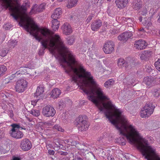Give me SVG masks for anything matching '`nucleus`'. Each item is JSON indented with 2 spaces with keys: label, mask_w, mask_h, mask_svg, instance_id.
Returning <instances> with one entry per match:
<instances>
[{
  "label": "nucleus",
  "mask_w": 160,
  "mask_h": 160,
  "mask_svg": "<svg viewBox=\"0 0 160 160\" xmlns=\"http://www.w3.org/2000/svg\"><path fill=\"white\" fill-rule=\"evenodd\" d=\"M61 10V8H60L55 9L53 13L51 16V18L57 19L60 18L62 13Z\"/></svg>",
  "instance_id": "nucleus-22"
},
{
  "label": "nucleus",
  "mask_w": 160,
  "mask_h": 160,
  "mask_svg": "<svg viewBox=\"0 0 160 160\" xmlns=\"http://www.w3.org/2000/svg\"><path fill=\"white\" fill-rule=\"evenodd\" d=\"M29 22L31 23V24L29 23H28L27 24H23V23H21V22H19V25L22 27H23V28H24V29L26 30L25 28L24 27V26L26 25H32L33 26V27H34L35 25H36L35 23V24L34 25H33L32 23L31 22Z\"/></svg>",
  "instance_id": "nucleus-46"
},
{
  "label": "nucleus",
  "mask_w": 160,
  "mask_h": 160,
  "mask_svg": "<svg viewBox=\"0 0 160 160\" xmlns=\"http://www.w3.org/2000/svg\"><path fill=\"white\" fill-rule=\"evenodd\" d=\"M21 9L23 11V13L27 20L28 22H31L33 25L35 24V22L33 21V20L30 17H29L28 14L26 12L27 11L26 8L23 6L21 7Z\"/></svg>",
  "instance_id": "nucleus-23"
},
{
  "label": "nucleus",
  "mask_w": 160,
  "mask_h": 160,
  "mask_svg": "<svg viewBox=\"0 0 160 160\" xmlns=\"http://www.w3.org/2000/svg\"><path fill=\"white\" fill-rule=\"evenodd\" d=\"M24 27L26 29V30L28 32H29L31 35H32L34 37V38L39 42H40L41 40L42 41L44 39L41 38H40L38 36V32L39 31L41 32V30L42 29H40L38 26L35 25L34 27L32 25H26L24 26ZM41 33V32H40ZM46 39V38L44 37Z\"/></svg>",
  "instance_id": "nucleus-5"
},
{
  "label": "nucleus",
  "mask_w": 160,
  "mask_h": 160,
  "mask_svg": "<svg viewBox=\"0 0 160 160\" xmlns=\"http://www.w3.org/2000/svg\"><path fill=\"white\" fill-rule=\"evenodd\" d=\"M144 82L148 86H150L154 82L153 79L148 77H145L143 80Z\"/></svg>",
  "instance_id": "nucleus-31"
},
{
  "label": "nucleus",
  "mask_w": 160,
  "mask_h": 160,
  "mask_svg": "<svg viewBox=\"0 0 160 160\" xmlns=\"http://www.w3.org/2000/svg\"><path fill=\"white\" fill-rule=\"evenodd\" d=\"M38 5L35 4L32 8V9L29 13V15H31L33 13H36L43 11L44 10L45 4L42 3L38 7Z\"/></svg>",
  "instance_id": "nucleus-13"
},
{
  "label": "nucleus",
  "mask_w": 160,
  "mask_h": 160,
  "mask_svg": "<svg viewBox=\"0 0 160 160\" xmlns=\"http://www.w3.org/2000/svg\"><path fill=\"white\" fill-rule=\"evenodd\" d=\"M9 115L11 118H12L13 117V113L12 110L9 111Z\"/></svg>",
  "instance_id": "nucleus-52"
},
{
  "label": "nucleus",
  "mask_w": 160,
  "mask_h": 160,
  "mask_svg": "<svg viewBox=\"0 0 160 160\" xmlns=\"http://www.w3.org/2000/svg\"><path fill=\"white\" fill-rule=\"evenodd\" d=\"M58 153L61 155L66 156L68 155V153L67 152H63L62 151H59Z\"/></svg>",
  "instance_id": "nucleus-50"
},
{
  "label": "nucleus",
  "mask_w": 160,
  "mask_h": 160,
  "mask_svg": "<svg viewBox=\"0 0 160 160\" xmlns=\"http://www.w3.org/2000/svg\"><path fill=\"white\" fill-rule=\"evenodd\" d=\"M56 113L54 108L52 106L47 105L42 110V113L45 117H53Z\"/></svg>",
  "instance_id": "nucleus-10"
},
{
  "label": "nucleus",
  "mask_w": 160,
  "mask_h": 160,
  "mask_svg": "<svg viewBox=\"0 0 160 160\" xmlns=\"http://www.w3.org/2000/svg\"><path fill=\"white\" fill-rule=\"evenodd\" d=\"M23 69H24V68H21L18 71H17L15 74L17 75L19 74H22L24 73L25 72V70L24 69V70Z\"/></svg>",
  "instance_id": "nucleus-44"
},
{
  "label": "nucleus",
  "mask_w": 160,
  "mask_h": 160,
  "mask_svg": "<svg viewBox=\"0 0 160 160\" xmlns=\"http://www.w3.org/2000/svg\"><path fill=\"white\" fill-rule=\"evenodd\" d=\"M28 82L23 79L18 80L15 86V90L17 92H24L27 87Z\"/></svg>",
  "instance_id": "nucleus-9"
},
{
  "label": "nucleus",
  "mask_w": 160,
  "mask_h": 160,
  "mask_svg": "<svg viewBox=\"0 0 160 160\" xmlns=\"http://www.w3.org/2000/svg\"><path fill=\"white\" fill-rule=\"evenodd\" d=\"M114 44L112 41H108L105 42L103 48V51L106 54L112 53L114 50Z\"/></svg>",
  "instance_id": "nucleus-11"
},
{
  "label": "nucleus",
  "mask_w": 160,
  "mask_h": 160,
  "mask_svg": "<svg viewBox=\"0 0 160 160\" xmlns=\"http://www.w3.org/2000/svg\"><path fill=\"white\" fill-rule=\"evenodd\" d=\"M126 60L125 61L123 59L120 58L118 60V66L122 67H125L127 68L126 65Z\"/></svg>",
  "instance_id": "nucleus-32"
},
{
  "label": "nucleus",
  "mask_w": 160,
  "mask_h": 160,
  "mask_svg": "<svg viewBox=\"0 0 160 160\" xmlns=\"http://www.w3.org/2000/svg\"><path fill=\"white\" fill-rule=\"evenodd\" d=\"M11 126L12 128L10 131L9 133L12 137L16 139H20L23 137L22 132L18 130V129L21 128L22 129L26 130V128H22L19 125L16 124H12Z\"/></svg>",
  "instance_id": "nucleus-7"
},
{
  "label": "nucleus",
  "mask_w": 160,
  "mask_h": 160,
  "mask_svg": "<svg viewBox=\"0 0 160 160\" xmlns=\"http://www.w3.org/2000/svg\"><path fill=\"white\" fill-rule=\"evenodd\" d=\"M37 102L36 100H35L34 101H32V104L33 105V106L36 105V103Z\"/></svg>",
  "instance_id": "nucleus-59"
},
{
  "label": "nucleus",
  "mask_w": 160,
  "mask_h": 160,
  "mask_svg": "<svg viewBox=\"0 0 160 160\" xmlns=\"http://www.w3.org/2000/svg\"><path fill=\"white\" fill-rule=\"evenodd\" d=\"M148 141L146 140L144 143L146 145L145 147H144L147 148L146 149L147 152L152 155L155 156L157 154L155 148L151 146H148Z\"/></svg>",
  "instance_id": "nucleus-20"
},
{
  "label": "nucleus",
  "mask_w": 160,
  "mask_h": 160,
  "mask_svg": "<svg viewBox=\"0 0 160 160\" xmlns=\"http://www.w3.org/2000/svg\"><path fill=\"white\" fill-rule=\"evenodd\" d=\"M92 15H89L88 17L87 20L86 21V22H87V23H88L90 22V21L92 19Z\"/></svg>",
  "instance_id": "nucleus-49"
},
{
  "label": "nucleus",
  "mask_w": 160,
  "mask_h": 160,
  "mask_svg": "<svg viewBox=\"0 0 160 160\" xmlns=\"http://www.w3.org/2000/svg\"><path fill=\"white\" fill-rule=\"evenodd\" d=\"M27 120H28V121H29V122H32V119H30L29 118H27Z\"/></svg>",
  "instance_id": "nucleus-62"
},
{
  "label": "nucleus",
  "mask_w": 160,
  "mask_h": 160,
  "mask_svg": "<svg viewBox=\"0 0 160 160\" xmlns=\"http://www.w3.org/2000/svg\"><path fill=\"white\" fill-rule=\"evenodd\" d=\"M63 33L66 35H68L72 32L70 25L68 23H64L62 27Z\"/></svg>",
  "instance_id": "nucleus-18"
},
{
  "label": "nucleus",
  "mask_w": 160,
  "mask_h": 160,
  "mask_svg": "<svg viewBox=\"0 0 160 160\" xmlns=\"http://www.w3.org/2000/svg\"><path fill=\"white\" fill-rule=\"evenodd\" d=\"M128 2V0H116L115 2L117 7L120 9L125 7Z\"/></svg>",
  "instance_id": "nucleus-21"
},
{
  "label": "nucleus",
  "mask_w": 160,
  "mask_h": 160,
  "mask_svg": "<svg viewBox=\"0 0 160 160\" xmlns=\"http://www.w3.org/2000/svg\"><path fill=\"white\" fill-rule=\"evenodd\" d=\"M41 32L46 39L41 42L42 47L39 50V55H43L45 50L49 46V49L52 56L54 55L57 59L67 63L69 69L66 71L71 73L72 80L77 82L79 75L86 70L82 65L76 60L75 55L66 46L59 35H55L54 37L53 33L49 29H42Z\"/></svg>",
  "instance_id": "nucleus-2"
},
{
  "label": "nucleus",
  "mask_w": 160,
  "mask_h": 160,
  "mask_svg": "<svg viewBox=\"0 0 160 160\" xmlns=\"http://www.w3.org/2000/svg\"><path fill=\"white\" fill-rule=\"evenodd\" d=\"M108 160H114V158L111 156H108Z\"/></svg>",
  "instance_id": "nucleus-57"
},
{
  "label": "nucleus",
  "mask_w": 160,
  "mask_h": 160,
  "mask_svg": "<svg viewBox=\"0 0 160 160\" xmlns=\"http://www.w3.org/2000/svg\"><path fill=\"white\" fill-rule=\"evenodd\" d=\"M56 142V141L55 140V144L56 146V147H58V146H59V145H60V143L58 142L57 140V141H56V142Z\"/></svg>",
  "instance_id": "nucleus-56"
},
{
  "label": "nucleus",
  "mask_w": 160,
  "mask_h": 160,
  "mask_svg": "<svg viewBox=\"0 0 160 160\" xmlns=\"http://www.w3.org/2000/svg\"><path fill=\"white\" fill-rule=\"evenodd\" d=\"M49 159H50L51 160H54L56 157L54 156H52V157H48Z\"/></svg>",
  "instance_id": "nucleus-58"
},
{
  "label": "nucleus",
  "mask_w": 160,
  "mask_h": 160,
  "mask_svg": "<svg viewBox=\"0 0 160 160\" xmlns=\"http://www.w3.org/2000/svg\"><path fill=\"white\" fill-rule=\"evenodd\" d=\"M114 83V81L112 79H110L106 82L104 83V86L108 88L110 86L113 85Z\"/></svg>",
  "instance_id": "nucleus-35"
},
{
  "label": "nucleus",
  "mask_w": 160,
  "mask_h": 160,
  "mask_svg": "<svg viewBox=\"0 0 160 160\" xmlns=\"http://www.w3.org/2000/svg\"><path fill=\"white\" fill-rule=\"evenodd\" d=\"M4 27L5 29L8 30V29H10L12 27V25L10 23H8L5 24Z\"/></svg>",
  "instance_id": "nucleus-45"
},
{
  "label": "nucleus",
  "mask_w": 160,
  "mask_h": 160,
  "mask_svg": "<svg viewBox=\"0 0 160 160\" xmlns=\"http://www.w3.org/2000/svg\"><path fill=\"white\" fill-rule=\"evenodd\" d=\"M139 20L140 22H141L142 20V17H140L139 18Z\"/></svg>",
  "instance_id": "nucleus-61"
},
{
  "label": "nucleus",
  "mask_w": 160,
  "mask_h": 160,
  "mask_svg": "<svg viewBox=\"0 0 160 160\" xmlns=\"http://www.w3.org/2000/svg\"><path fill=\"white\" fill-rule=\"evenodd\" d=\"M132 34L131 32H124L120 34L118 37V39L124 42H126L129 38L132 36Z\"/></svg>",
  "instance_id": "nucleus-14"
},
{
  "label": "nucleus",
  "mask_w": 160,
  "mask_h": 160,
  "mask_svg": "<svg viewBox=\"0 0 160 160\" xmlns=\"http://www.w3.org/2000/svg\"><path fill=\"white\" fill-rule=\"evenodd\" d=\"M53 128L59 131L63 132L64 131V129L62 128L59 125H55L53 126Z\"/></svg>",
  "instance_id": "nucleus-43"
},
{
  "label": "nucleus",
  "mask_w": 160,
  "mask_h": 160,
  "mask_svg": "<svg viewBox=\"0 0 160 160\" xmlns=\"http://www.w3.org/2000/svg\"><path fill=\"white\" fill-rule=\"evenodd\" d=\"M53 20H52V25L51 27L52 29L54 31H56L57 30L59 26V22L57 20V19L53 18Z\"/></svg>",
  "instance_id": "nucleus-26"
},
{
  "label": "nucleus",
  "mask_w": 160,
  "mask_h": 160,
  "mask_svg": "<svg viewBox=\"0 0 160 160\" xmlns=\"http://www.w3.org/2000/svg\"><path fill=\"white\" fill-rule=\"evenodd\" d=\"M155 107L151 103L147 104L142 109L140 112V116L142 118H148L153 112Z\"/></svg>",
  "instance_id": "nucleus-8"
},
{
  "label": "nucleus",
  "mask_w": 160,
  "mask_h": 160,
  "mask_svg": "<svg viewBox=\"0 0 160 160\" xmlns=\"http://www.w3.org/2000/svg\"><path fill=\"white\" fill-rule=\"evenodd\" d=\"M118 131H119V130ZM120 133V134L123 136V137H119V138L118 139V143H119V144H121L122 145H124L126 144V141L125 138H127L126 137L124 136L123 135L121 134Z\"/></svg>",
  "instance_id": "nucleus-33"
},
{
  "label": "nucleus",
  "mask_w": 160,
  "mask_h": 160,
  "mask_svg": "<svg viewBox=\"0 0 160 160\" xmlns=\"http://www.w3.org/2000/svg\"><path fill=\"white\" fill-rule=\"evenodd\" d=\"M152 52L150 50L148 51H144L142 53L141 56L140 57L142 59H145L149 57L152 54Z\"/></svg>",
  "instance_id": "nucleus-29"
},
{
  "label": "nucleus",
  "mask_w": 160,
  "mask_h": 160,
  "mask_svg": "<svg viewBox=\"0 0 160 160\" xmlns=\"http://www.w3.org/2000/svg\"><path fill=\"white\" fill-rule=\"evenodd\" d=\"M155 66L157 69L160 71V59H158V60L155 62Z\"/></svg>",
  "instance_id": "nucleus-42"
},
{
  "label": "nucleus",
  "mask_w": 160,
  "mask_h": 160,
  "mask_svg": "<svg viewBox=\"0 0 160 160\" xmlns=\"http://www.w3.org/2000/svg\"><path fill=\"white\" fill-rule=\"evenodd\" d=\"M142 2L141 0H135L133 2L132 8L135 10H138L141 8Z\"/></svg>",
  "instance_id": "nucleus-24"
},
{
  "label": "nucleus",
  "mask_w": 160,
  "mask_h": 160,
  "mask_svg": "<svg viewBox=\"0 0 160 160\" xmlns=\"http://www.w3.org/2000/svg\"><path fill=\"white\" fill-rule=\"evenodd\" d=\"M64 106V103L63 102H60L58 103V106L59 107V109H62V108Z\"/></svg>",
  "instance_id": "nucleus-48"
},
{
  "label": "nucleus",
  "mask_w": 160,
  "mask_h": 160,
  "mask_svg": "<svg viewBox=\"0 0 160 160\" xmlns=\"http://www.w3.org/2000/svg\"><path fill=\"white\" fill-rule=\"evenodd\" d=\"M12 160H20V159L18 157L13 156V158Z\"/></svg>",
  "instance_id": "nucleus-55"
},
{
  "label": "nucleus",
  "mask_w": 160,
  "mask_h": 160,
  "mask_svg": "<svg viewBox=\"0 0 160 160\" xmlns=\"http://www.w3.org/2000/svg\"><path fill=\"white\" fill-rule=\"evenodd\" d=\"M68 43L70 45H71L74 42L75 38L74 37H71L68 38L67 39Z\"/></svg>",
  "instance_id": "nucleus-41"
},
{
  "label": "nucleus",
  "mask_w": 160,
  "mask_h": 160,
  "mask_svg": "<svg viewBox=\"0 0 160 160\" xmlns=\"http://www.w3.org/2000/svg\"><path fill=\"white\" fill-rule=\"evenodd\" d=\"M2 2L3 6L7 9H9L11 12L10 15L12 16L15 20L18 21L20 18V15L18 9L14 8L12 4V2L11 0H0Z\"/></svg>",
  "instance_id": "nucleus-4"
},
{
  "label": "nucleus",
  "mask_w": 160,
  "mask_h": 160,
  "mask_svg": "<svg viewBox=\"0 0 160 160\" xmlns=\"http://www.w3.org/2000/svg\"><path fill=\"white\" fill-rule=\"evenodd\" d=\"M21 148L24 151H27L31 148V143L30 141L25 138L22 140L20 143Z\"/></svg>",
  "instance_id": "nucleus-12"
},
{
  "label": "nucleus",
  "mask_w": 160,
  "mask_h": 160,
  "mask_svg": "<svg viewBox=\"0 0 160 160\" xmlns=\"http://www.w3.org/2000/svg\"><path fill=\"white\" fill-rule=\"evenodd\" d=\"M9 46L10 48H13L17 44V42L16 41L12 40L9 43Z\"/></svg>",
  "instance_id": "nucleus-40"
},
{
  "label": "nucleus",
  "mask_w": 160,
  "mask_h": 160,
  "mask_svg": "<svg viewBox=\"0 0 160 160\" xmlns=\"http://www.w3.org/2000/svg\"><path fill=\"white\" fill-rule=\"evenodd\" d=\"M78 79L81 81L83 85L80 88L88 95V99L94 103L101 111L105 109L104 113L106 117L121 134H123V131L126 130L129 124L127 119L122 114V111L116 108L111 101L104 102L109 100V98L97 83L91 72L86 70L79 75Z\"/></svg>",
  "instance_id": "nucleus-1"
},
{
  "label": "nucleus",
  "mask_w": 160,
  "mask_h": 160,
  "mask_svg": "<svg viewBox=\"0 0 160 160\" xmlns=\"http://www.w3.org/2000/svg\"><path fill=\"white\" fill-rule=\"evenodd\" d=\"M61 92L58 88L53 89L51 92V96L53 98H57L60 94Z\"/></svg>",
  "instance_id": "nucleus-28"
},
{
  "label": "nucleus",
  "mask_w": 160,
  "mask_h": 160,
  "mask_svg": "<svg viewBox=\"0 0 160 160\" xmlns=\"http://www.w3.org/2000/svg\"><path fill=\"white\" fill-rule=\"evenodd\" d=\"M152 71H153V69H152V68L151 67L148 66L147 68V71L148 72L150 73V72H151Z\"/></svg>",
  "instance_id": "nucleus-53"
},
{
  "label": "nucleus",
  "mask_w": 160,
  "mask_h": 160,
  "mask_svg": "<svg viewBox=\"0 0 160 160\" xmlns=\"http://www.w3.org/2000/svg\"><path fill=\"white\" fill-rule=\"evenodd\" d=\"M30 113L36 117H38L40 114V112L39 110L34 109L31 110Z\"/></svg>",
  "instance_id": "nucleus-38"
},
{
  "label": "nucleus",
  "mask_w": 160,
  "mask_h": 160,
  "mask_svg": "<svg viewBox=\"0 0 160 160\" xmlns=\"http://www.w3.org/2000/svg\"><path fill=\"white\" fill-rule=\"evenodd\" d=\"M87 118L86 116H79L77 118L76 124L79 131H86L88 130L89 125Z\"/></svg>",
  "instance_id": "nucleus-6"
},
{
  "label": "nucleus",
  "mask_w": 160,
  "mask_h": 160,
  "mask_svg": "<svg viewBox=\"0 0 160 160\" xmlns=\"http://www.w3.org/2000/svg\"><path fill=\"white\" fill-rule=\"evenodd\" d=\"M48 153L49 155H53L55 153V152L53 150L49 149L48 150Z\"/></svg>",
  "instance_id": "nucleus-51"
},
{
  "label": "nucleus",
  "mask_w": 160,
  "mask_h": 160,
  "mask_svg": "<svg viewBox=\"0 0 160 160\" xmlns=\"http://www.w3.org/2000/svg\"><path fill=\"white\" fill-rule=\"evenodd\" d=\"M139 31L143 32V31H144V30L143 28H141V29H139Z\"/></svg>",
  "instance_id": "nucleus-64"
},
{
  "label": "nucleus",
  "mask_w": 160,
  "mask_h": 160,
  "mask_svg": "<svg viewBox=\"0 0 160 160\" xmlns=\"http://www.w3.org/2000/svg\"><path fill=\"white\" fill-rule=\"evenodd\" d=\"M78 0H70L69 2L67 7L68 8H71L74 7L77 4Z\"/></svg>",
  "instance_id": "nucleus-34"
},
{
  "label": "nucleus",
  "mask_w": 160,
  "mask_h": 160,
  "mask_svg": "<svg viewBox=\"0 0 160 160\" xmlns=\"http://www.w3.org/2000/svg\"><path fill=\"white\" fill-rule=\"evenodd\" d=\"M75 159L77 160H84L82 158L79 156L75 157Z\"/></svg>",
  "instance_id": "nucleus-54"
},
{
  "label": "nucleus",
  "mask_w": 160,
  "mask_h": 160,
  "mask_svg": "<svg viewBox=\"0 0 160 160\" xmlns=\"http://www.w3.org/2000/svg\"><path fill=\"white\" fill-rule=\"evenodd\" d=\"M148 10V8L146 7H144L139 12L141 15H145L147 13Z\"/></svg>",
  "instance_id": "nucleus-37"
},
{
  "label": "nucleus",
  "mask_w": 160,
  "mask_h": 160,
  "mask_svg": "<svg viewBox=\"0 0 160 160\" xmlns=\"http://www.w3.org/2000/svg\"><path fill=\"white\" fill-rule=\"evenodd\" d=\"M8 53V52L5 50H2L0 52V55L1 57H4Z\"/></svg>",
  "instance_id": "nucleus-47"
},
{
  "label": "nucleus",
  "mask_w": 160,
  "mask_h": 160,
  "mask_svg": "<svg viewBox=\"0 0 160 160\" xmlns=\"http://www.w3.org/2000/svg\"><path fill=\"white\" fill-rule=\"evenodd\" d=\"M62 160H70L67 157H65L62 159Z\"/></svg>",
  "instance_id": "nucleus-60"
},
{
  "label": "nucleus",
  "mask_w": 160,
  "mask_h": 160,
  "mask_svg": "<svg viewBox=\"0 0 160 160\" xmlns=\"http://www.w3.org/2000/svg\"><path fill=\"white\" fill-rule=\"evenodd\" d=\"M81 146L82 147H84V148H78V149L80 150V151L82 152L85 153V152L87 153V158L88 160H93L95 159V156L93 153L91 152H88V151L87 149V147L83 145H81Z\"/></svg>",
  "instance_id": "nucleus-16"
},
{
  "label": "nucleus",
  "mask_w": 160,
  "mask_h": 160,
  "mask_svg": "<svg viewBox=\"0 0 160 160\" xmlns=\"http://www.w3.org/2000/svg\"><path fill=\"white\" fill-rule=\"evenodd\" d=\"M153 95L155 97H158L160 96V89H156L154 90Z\"/></svg>",
  "instance_id": "nucleus-39"
},
{
  "label": "nucleus",
  "mask_w": 160,
  "mask_h": 160,
  "mask_svg": "<svg viewBox=\"0 0 160 160\" xmlns=\"http://www.w3.org/2000/svg\"><path fill=\"white\" fill-rule=\"evenodd\" d=\"M7 70V68L4 65H0V77L3 75Z\"/></svg>",
  "instance_id": "nucleus-36"
},
{
  "label": "nucleus",
  "mask_w": 160,
  "mask_h": 160,
  "mask_svg": "<svg viewBox=\"0 0 160 160\" xmlns=\"http://www.w3.org/2000/svg\"><path fill=\"white\" fill-rule=\"evenodd\" d=\"M134 45L136 48L141 50L145 48L147 44L144 40L140 39L135 42Z\"/></svg>",
  "instance_id": "nucleus-17"
},
{
  "label": "nucleus",
  "mask_w": 160,
  "mask_h": 160,
  "mask_svg": "<svg viewBox=\"0 0 160 160\" xmlns=\"http://www.w3.org/2000/svg\"><path fill=\"white\" fill-rule=\"evenodd\" d=\"M142 23L144 26L146 27L147 28H149V27L151 26L152 24L151 18H144Z\"/></svg>",
  "instance_id": "nucleus-30"
},
{
  "label": "nucleus",
  "mask_w": 160,
  "mask_h": 160,
  "mask_svg": "<svg viewBox=\"0 0 160 160\" xmlns=\"http://www.w3.org/2000/svg\"><path fill=\"white\" fill-rule=\"evenodd\" d=\"M126 128V130H123V133H124L123 134H121L126 137L127 139L129 141L130 143L136 145L138 146V148L140 150L142 154V151L141 148H142L145 150V152L147 154H150L147 152L146 149L144 147L143 144V143H144L145 141L147 140L140 137L139 138L140 141H138L136 138L135 136H138L139 133L132 125L129 124Z\"/></svg>",
  "instance_id": "nucleus-3"
},
{
  "label": "nucleus",
  "mask_w": 160,
  "mask_h": 160,
  "mask_svg": "<svg viewBox=\"0 0 160 160\" xmlns=\"http://www.w3.org/2000/svg\"><path fill=\"white\" fill-rule=\"evenodd\" d=\"M62 147H63V146L62 145L60 144V145H59V146H58V147H59V148H62Z\"/></svg>",
  "instance_id": "nucleus-63"
},
{
  "label": "nucleus",
  "mask_w": 160,
  "mask_h": 160,
  "mask_svg": "<svg viewBox=\"0 0 160 160\" xmlns=\"http://www.w3.org/2000/svg\"><path fill=\"white\" fill-rule=\"evenodd\" d=\"M141 148L142 151V155L144 156V158L147 160H160V157L157 154L154 156L150 154H147L145 150L142 148Z\"/></svg>",
  "instance_id": "nucleus-15"
},
{
  "label": "nucleus",
  "mask_w": 160,
  "mask_h": 160,
  "mask_svg": "<svg viewBox=\"0 0 160 160\" xmlns=\"http://www.w3.org/2000/svg\"><path fill=\"white\" fill-rule=\"evenodd\" d=\"M102 22L101 20H96L93 22L91 25L92 30L93 31L98 30L102 26Z\"/></svg>",
  "instance_id": "nucleus-19"
},
{
  "label": "nucleus",
  "mask_w": 160,
  "mask_h": 160,
  "mask_svg": "<svg viewBox=\"0 0 160 160\" xmlns=\"http://www.w3.org/2000/svg\"><path fill=\"white\" fill-rule=\"evenodd\" d=\"M126 65L127 68L129 69L131 68L134 67L136 64V62L132 59L130 58H128L126 59Z\"/></svg>",
  "instance_id": "nucleus-25"
},
{
  "label": "nucleus",
  "mask_w": 160,
  "mask_h": 160,
  "mask_svg": "<svg viewBox=\"0 0 160 160\" xmlns=\"http://www.w3.org/2000/svg\"><path fill=\"white\" fill-rule=\"evenodd\" d=\"M44 92V88L43 87L39 86L38 87L36 92L34 93L35 97L37 98L38 96L42 95Z\"/></svg>",
  "instance_id": "nucleus-27"
}]
</instances>
